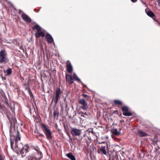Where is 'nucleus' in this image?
<instances>
[{
  "label": "nucleus",
  "mask_w": 160,
  "mask_h": 160,
  "mask_svg": "<svg viewBox=\"0 0 160 160\" xmlns=\"http://www.w3.org/2000/svg\"><path fill=\"white\" fill-rule=\"evenodd\" d=\"M41 128L45 135L47 138L48 140H52V131L49 129V127L42 123L41 124Z\"/></svg>",
  "instance_id": "f257e3e1"
},
{
  "label": "nucleus",
  "mask_w": 160,
  "mask_h": 160,
  "mask_svg": "<svg viewBox=\"0 0 160 160\" xmlns=\"http://www.w3.org/2000/svg\"><path fill=\"white\" fill-rule=\"evenodd\" d=\"M33 30H36L37 32L35 33V35L36 38H38L40 37H42L45 36V33L44 32L42 31L41 28L38 24H36L33 27H32Z\"/></svg>",
  "instance_id": "f03ea898"
},
{
  "label": "nucleus",
  "mask_w": 160,
  "mask_h": 160,
  "mask_svg": "<svg viewBox=\"0 0 160 160\" xmlns=\"http://www.w3.org/2000/svg\"><path fill=\"white\" fill-rule=\"evenodd\" d=\"M8 61L7 58V53L5 49L0 51V64H6Z\"/></svg>",
  "instance_id": "7ed1b4c3"
},
{
  "label": "nucleus",
  "mask_w": 160,
  "mask_h": 160,
  "mask_svg": "<svg viewBox=\"0 0 160 160\" xmlns=\"http://www.w3.org/2000/svg\"><path fill=\"white\" fill-rule=\"evenodd\" d=\"M104 145H102L98 147L97 152L102 154L106 155L107 150L108 149V146L107 142H104Z\"/></svg>",
  "instance_id": "20e7f679"
},
{
  "label": "nucleus",
  "mask_w": 160,
  "mask_h": 160,
  "mask_svg": "<svg viewBox=\"0 0 160 160\" xmlns=\"http://www.w3.org/2000/svg\"><path fill=\"white\" fill-rule=\"evenodd\" d=\"M63 93L62 92L60 88H58L55 90V94L54 98H52V102L53 101L55 104L57 103L59 98H60V95Z\"/></svg>",
  "instance_id": "39448f33"
},
{
  "label": "nucleus",
  "mask_w": 160,
  "mask_h": 160,
  "mask_svg": "<svg viewBox=\"0 0 160 160\" xmlns=\"http://www.w3.org/2000/svg\"><path fill=\"white\" fill-rule=\"evenodd\" d=\"M121 109L122 112V114L125 116H130L132 115V113L129 112V108L127 106H125L122 107Z\"/></svg>",
  "instance_id": "423d86ee"
},
{
  "label": "nucleus",
  "mask_w": 160,
  "mask_h": 160,
  "mask_svg": "<svg viewBox=\"0 0 160 160\" xmlns=\"http://www.w3.org/2000/svg\"><path fill=\"white\" fill-rule=\"evenodd\" d=\"M71 133L73 137L79 136L81 134V130L72 128L71 130Z\"/></svg>",
  "instance_id": "0eeeda50"
},
{
  "label": "nucleus",
  "mask_w": 160,
  "mask_h": 160,
  "mask_svg": "<svg viewBox=\"0 0 160 160\" xmlns=\"http://www.w3.org/2000/svg\"><path fill=\"white\" fill-rule=\"evenodd\" d=\"M79 103L81 105L80 106V108L84 110L87 109L88 108V103L85 101V99H80L79 100Z\"/></svg>",
  "instance_id": "6e6552de"
},
{
  "label": "nucleus",
  "mask_w": 160,
  "mask_h": 160,
  "mask_svg": "<svg viewBox=\"0 0 160 160\" xmlns=\"http://www.w3.org/2000/svg\"><path fill=\"white\" fill-rule=\"evenodd\" d=\"M66 81L69 84H72L74 82V79L72 76L70 74H66L65 75Z\"/></svg>",
  "instance_id": "1a4fd4ad"
},
{
  "label": "nucleus",
  "mask_w": 160,
  "mask_h": 160,
  "mask_svg": "<svg viewBox=\"0 0 160 160\" xmlns=\"http://www.w3.org/2000/svg\"><path fill=\"white\" fill-rule=\"evenodd\" d=\"M67 70L69 73H71L73 71V68L69 60L66 62V63Z\"/></svg>",
  "instance_id": "9d476101"
},
{
  "label": "nucleus",
  "mask_w": 160,
  "mask_h": 160,
  "mask_svg": "<svg viewBox=\"0 0 160 160\" xmlns=\"http://www.w3.org/2000/svg\"><path fill=\"white\" fill-rule=\"evenodd\" d=\"M42 158L40 154H38V156L35 154V156L32 155L29 156L28 160H39Z\"/></svg>",
  "instance_id": "9b49d317"
},
{
  "label": "nucleus",
  "mask_w": 160,
  "mask_h": 160,
  "mask_svg": "<svg viewBox=\"0 0 160 160\" xmlns=\"http://www.w3.org/2000/svg\"><path fill=\"white\" fill-rule=\"evenodd\" d=\"M22 18L26 22L28 23L31 22L32 20L26 14H22L21 15Z\"/></svg>",
  "instance_id": "f8f14e48"
},
{
  "label": "nucleus",
  "mask_w": 160,
  "mask_h": 160,
  "mask_svg": "<svg viewBox=\"0 0 160 160\" xmlns=\"http://www.w3.org/2000/svg\"><path fill=\"white\" fill-rule=\"evenodd\" d=\"M26 148H22L19 150V152L22 155V157L23 156H25L26 155V153L28 152V147L26 145L25 146Z\"/></svg>",
  "instance_id": "ddd939ff"
},
{
  "label": "nucleus",
  "mask_w": 160,
  "mask_h": 160,
  "mask_svg": "<svg viewBox=\"0 0 160 160\" xmlns=\"http://www.w3.org/2000/svg\"><path fill=\"white\" fill-rule=\"evenodd\" d=\"M145 11L148 16L152 18L154 20H155L154 18L155 15L151 10L148 8H146L145 10Z\"/></svg>",
  "instance_id": "4468645a"
},
{
  "label": "nucleus",
  "mask_w": 160,
  "mask_h": 160,
  "mask_svg": "<svg viewBox=\"0 0 160 160\" xmlns=\"http://www.w3.org/2000/svg\"><path fill=\"white\" fill-rule=\"evenodd\" d=\"M15 149L17 152L18 151L25 148V147L23 146L21 142L19 143H18V142L17 143H15Z\"/></svg>",
  "instance_id": "2eb2a0df"
},
{
  "label": "nucleus",
  "mask_w": 160,
  "mask_h": 160,
  "mask_svg": "<svg viewBox=\"0 0 160 160\" xmlns=\"http://www.w3.org/2000/svg\"><path fill=\"white\" fill-rule=\"evenodd\" d=\"M7 118H8L10 122L11 123V125H15V124L16 122V120L14 117H12L11 118H10L7 114Z\"/></svg>",
  "instance_id": "dca6fc26"
},
{
  "label": "nucleus",
  "mask_w": 160,
  "mask_h": 160,
  "mask_svg": "<svg viewBox=\"0 0 160 160\" xmlns=\"http://www.w3.org/2000/svg\"><path fill=\"white\" fill-rule=\"evenodd\" d=\"M113 104L116 106L120 107L122 105V102L119 100H114L113 101Z\"/></svg>",
  "instance_id": "f3484780"
},
{
  "label": "nucleus",
  "mask_w": 160,
  "mask_h": 160,
  "mask_svg": "<svg viewBox=\"0 0 160 160\" xmlns=\"http://www.w3.org/2000/svg\"><path fill=\"white\" fill-rule=\"evenodd\" d=\"M21 140V136L20 133L17 130L16 132V134L14 139L15 143H18V142L20 141Z\"/></svg>",
  "instance_id": "a211bd4d"
},
{
  "label": "nucleus",
  "mask_w": 160,
  "mask_h": 160,
  "mask_svg": "<svg viewBox=\"0 0 160 160\" xmlns=\"http://www.w3.org/2000/svg\"><path fill=\"white\" fill-rule=\"evenodd\" d=\"M46 38L48 43H51L53 41V39L52 36L49 34L46 35Z\"/></svg>",
  "instance_id": "6ab92c4d"
},
{
  "label": "nucleus",
  "mask_w": 160,
  "mask_h": 160,
  "mask_svg": "<svg viewBox=\"0 0 160 160\" xmlns=\"http://www.w3.org/2000/svg\"><path fill=\"white\" fill-rule=\"evenodd\" d=\"M138 134L140 137L147 136L148 135V133L140 130L138 131Z\"/></svg>",
  "instance_id": "aec40b11"
},
{
  "label": "nucleus",
  "mask_w": 160,
  "mask_h": 160,
  "mask_svg": "<svg viewBox=\"0 0 160 160\" xmlns=\"http://www.w3.org/2000/svg\"><path fill=\"white\" fill-rule=\"evenodd\" d=\"M66 156L71 160H76L75 157L71 152L67 154Z\"/></svg>",
  "instance_id": "412c9836"
},
{
  "label": "nucleus",
  "mask_w": 160,
  "mask_h": 160,
  "mask_svg": "<svg viewBox=\"0 0 160 160\" xmlns=\"http://www.w3.org/2000/svg\"><path fill=\"white\" fill-rule=\"evenodd\" d=\"M112 133L115 135H119L120 134V132L118 131L117 129H113L111 131Z\"/></svg>",
  "instance_id": "4be33fe9"
},
{
  "label": "nucleus",
  "mask_w": 160,
  "mask_h": 160,
  "mask_svg": "<svg viewBox=\"0 0 160 160\" xmlns=\"http://www.w3.org/2000/svg\"><path fill=\"white\" fill-rule=\"evenodd\" d=\"M53 118H58L59 115V111L57 109L54 110L53 113Z\"/></svg>",
  "instance_id": "5701e85b"
},
{
  "label": "nucleus",
  "mask_w": 160,
  "mask_h": 160,
  "mask_svg": "<svg viewBox=\"0 0 160 160\" xmlns=\"http://www.w3.org/2000/svg\"><path fill=\"white\" fill-rule=\"evenodd\" d=\"M7 75L8 76H9L11 75L12 73V71L11 69L10 68H8L6 71Z\"/></svg>",
  "instance_id": "b1692460"
},
{
  "label": "nucleus",
  "mask_w": 160,
  "mask_h": 160,
  "mask_svg": "<svg viewBox=\"0 0 160 160\" xmlns=\"http://www.w3.org/2000/svg\"><path fill=\"white\" fill-rule=\"evenodd\" d=\"M23 86L25 88V90H28L29 89H30V88L29 87V84L28 83H25L23 85Z\"/></svg>",
  "instance_id": "393cba45"
},
{
  "label": "nucleus",
  "mask_w": 160,
  "mask_h": 160,
  "mask_svg": "<svg viewBox=\"0 0 160 160\" xmlns=\"http://www.w3.org/2000/svg\"><path fill=\"white\" fill-rule=\"evenodd\" d=\"M73 78L77 81H80V79L78 78V76H77V75L75 73H73Z\"/></svg>",
  "instance_id": "a878e982"
},
{
  "label": "nucleus",
  "mask_w": 160,
  "mask_h": 160,
  "mask_svg": "<svg viewBox=\"0 0 160 160\" xmlns=\"http://www.w3.org/2000/svg\"><path fill=\"white\" fill-rule=\"evenodd\" d=\"M82 96L84 98H86V100L90 98V97L86 94H83Z\"/></svg>",
  "instance_id": "bb28decb"
},
{
  "label": "nucleus",
  "mask_w": 160,
  "mask_h": 160,
  "mask_svg": "<svg viewBox=\"0 0 160 160\" xmlns=\"http://www.w3.org/2000/svg\"><path fill=\"white\" fill-rule=\"evenodd\" d=\"M28 93H29L30 96H31V97H33V94L31 91V89H30H30H29L28 90H27Z\"/></svg>",
  "instance_id": "cd10ccee"
},
{
  "label": "nucleus",
  "mask_w": 160,
  "mask_h": 160,
  "mask_svg": "<svg viewBox=\"0 0 160 160\" xmlns=\"http://www.w3.org/2000/svg\"><path fill=\"white\" fill-rule=\"evenodd\" d=\"M35 150L38 152L37 154H35V155H36L37 156H38V154H40L42 156V153L40 151L39 149L35 148Z\"/></svg>",
  "instance_id": "c85d7f7f"
},
{
  "label": "nucleus",
  "mask_w": 160,
  "mask_h": 160,
  "mask_svg": "<svg viewBox=\"0 0 160 160\" xmlns=\"http://www.w3.org/2000/svg\"><path fill=\"white\" fill-rule=\"evenodd\" d=\"M84 114L87 116H88L89 115H90V114L89 113H87L86 112L84 113V112H81L79 113V114Z\"/></svg>",
  "instance_id": "c756f323"
},
{
  "label": "nucleus",
  "mask_w": 160,
  "mask_h": 160,
  "mask_svg": "<svg viewBox=\"0 0 160 160\" xmlns=\"http://www.w3.org/2000/svg\"><path fill=\"white\" fill-rule=\"evenodd\" d=\"M11 127L10 128V129H9V132H10V135L11 137H14V135L13 133H12V130H11Z\"/></svg>",
  "instance_id": "7c9ffc66"
},
{
  "label": "nucleus",
  "mask_w": 160,
  "mask_h": 160,
  "mask_svg": "<svg viewBox=\"0 0 160 160\" xmlns=\"http://www.w3.org/2000/svg\"><path fill=\"white\" fill-rule=\"evenodd\" d=\"M118 111L117 110H115V111H113L112 112V114H117L118 113Z\"/></svg>",
  "instance_id": "2f4dec72"
},
{
  "label": "nucleus",
  "mask_w": 160,
  "mask_h": 160,
  "mask_svg": "<svg viewBox=\"0 0 160 160\" xmlns=\"http://www.w3.org/2000/svg\"><path fill=\"white\" fill-rule=\"evenodd\" d=\"M20 79L21 81L22 82H23L24 81V78L22 76H20Z\"/></svg>",
  "instance_id": "473e14b6"
},
{
  "label": "nucleus",
  "mask_w": 160,
  "mask_h": 160,
  "mask_svg": "<svg viewBox=\"0 0 160 160\" xmlns=\"http://www.w3.org/2000/svg\"><path fill=\"white\" fill-rule=\"evenodd\" d=\"M107 142L105 141V142H98V144H102V145H104V142Z\"/></svg>",
  "instance_id": "72a5a7b5"
},
{
  "label": "nucleus",
  "mask_w": 160,
  "mask_h": 160,
  "mask_svg": "<svg viewBox=\"0 0 160 160\" xmlns=\"http://www.w3.org/2000/svg\"><path fill=\"white\" fill-rule=\"evenodd\" d=\"M11 142H10V144H11V145H13V141H12V139H11Z\"/></svg>",
  "instance_id": "f704fd0d"
},
{
  "label": "nucleus",
  "mask_w": 160,
  "mask_h": 160,
  "mask_svg": "<svg viewBox=\"0 0 160 160\" xmlns=\"http://www.w3.org/2000/svg\"><path fill=\"white\" fill-rule=\"evenodd\" d=\"M0 160H4L3 158H2V155L0 154Z\"/></svg>",
  "instance_id": "c9c22d12"
},
{
  "label": "nucleus",
  "mask_w": 160,
  "mask_h": 160,
  "mask_svg": "<svg viewBox=\"0 0 160 160\" xmlns=\"http://www.w3.org/2000/svg\"><path fill=\"white\" fill-rule=\"evenodd\" d=\"M133 2H137L138 0H130Z\"/></svg>",
  "instance_id": "e433bc0d"
},
{
  "label": "nucleus",
  "mask_w": 160,
  "mask_h": 160,
  "mask_svg": "<svg viewBox=\"0 0 160 160\" xmlns=\"http://www.w3.org/2000/svg\"><path fill=\"white\" fill-rule=\"evenodd\" d=\"M141 2H142V3H143L144 4H145V5H146V3H145V2L143 1H142V0H141Z\"/></svg>",
  "instance_id": "4c0bfd02"
},
{
  "label": "nucleus",
  "mask_w": 160,
  "mask_h": 160,
  "mask_svg": "<svg viewBox=\"0 0 160 160\" xmlns=\"http://www.w3.org/2000/svg\"><path fill=\"white\" fill-rule=\"evenodd\" d=\"M38 11H35V9H34V11H35V12H38V11H39V10H40V8H39V9H38Z\"/></svg>",
  "instance_id": "58836bf2"
},
{
  "label": "nucleus",
  "mask_w": 160,
  "mask_h": 160,
  "mask_svg": "<svg viewBox=\"0 0 160 160\" xmlns=\"http://www.w3.org/2000/svg\"><path fill=\"white\" fill-rule=\"evenodd\" d=\"M82 84L83 85V86L84 87H86L87 86L86 85H84L82 83Z\"/></svg>",
  "instance_id": "ea45409f"
},
{
  "label": "nucleus",
  "mask_w": 160,
  "mask_h": 160,
  "mask_svg": "<svg viewBox=\"0 0 160 160\" xmlns=\"http://www.w3.org/2000/svg\"><path fill=\"white\" fill-rule=\"evenodd\" d=\"M81 117H84V116L83 115V114H82V115H81Z\"/></svg>",
  "instance_id": "a19ab883"
},
{
  "label": "nucleus",
  "mask_w": 160,
  "mask_h": 160,
  "mask_svg": "<svg viewBox=\"0 0 160 160\" xmlns=\"http://www.w3.org/2000/svg\"><path fill=\"white\" fill-rule=\"evenodd\" d=\"M11 147L12 149H13V145H11Z\"/></svg>",
  "instance_id": "79ce46f5"
},
{
  "label": "nucleus",
  "mask_w": 160,
  "mask_h": 160,
  "mask_svg": "<svg viewBox=\"0 0 160 160\" xmlns=\"http://www.w3.org/2000/svg\"><path fill=\"white\" fill-rule=\"evenodd\" d=\"M43 136V135L42 134H40V136Z\"/></svg>",
  "instance_id": "37998d69"
},
{
  "label": "nucleus",
  "mask_w": 160,
  "mask_h": 160,
  "mask_svg": "<svg viewBox=\"0 0 160 160\" xmlns=\"http://www.w3.org/2000/svg\"><path fill=\"white\" fill-rule=\"evenodd\" d=\"M122 120H121V121H120V122H122Z\"/></svg>",
  "instance_id": "c03bdc74"
}]
</instances>
